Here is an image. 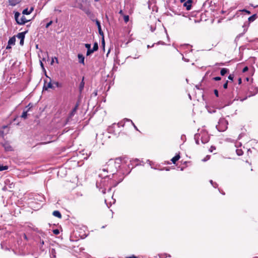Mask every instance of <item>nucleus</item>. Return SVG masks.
<instances>
[{
	"label": "nucleus",
	"mask_w": 258,
	"mask_h": 258,
	"mask_svg": "<svg viewBox=\"0 0 258 258\" xmlns=\"http://www.w3.org/2000/svg\"><path fill=\"white\" fill-rule=\"evenodd\" d=\"M85 47L87 49L86 55L87 56H89L92 53H93V49H91V44L89 43H86L85 44Z\"/></svg>",
	"instance_id": "9d476101"
},
{
	"label": "nucleus",
	"mask_w": 258,
	"mask_h": 258,
	"mask_svg": "<svg viewBox=\"0 0 258 258\" xmlns=\"http://www.w3.org/2000/svg\"><path fill=\"white\" fill-rule=\"evenodd\" d=\"M102 192L103 194H105L106 193V189H103L102 190Z\"/></svg>",
	"instance_id": "e2e57ef3"
},
{
	"label": "nucleus",
	"mask_w": 258,
	"mask_h": 258,
	"mask_svg": "<svg viewBox=\"0 0 258 258\" xmlns=\"http://www.w3.org/2000/svg\"><path fill=\"white\" fill-rule=\"evenodd\" d=\"M195 140L196 143L197 145H199L200 144L199 140H198L197 139H195Z\"/></svg>",
	"instance_id": "13d9d810"
},
{
	"label": "nucleus",
	"mask_w": 258,
	"mask_h": 258,
	"mask_svg": "<svg viewBox=\"0 0 258 258\" xmlns=\"http://www.w3.org/2000/svg\"><path fill=\"white\" fill-rule=\"evenodd\" d=\"M115 126H116V123H113L112 124V125L109 126L107 129L108 132L109 134H114V135H116L117 134L116 133L115 131Z\"/></svg>",
	"instance_id": "1a4fd4ad"
},
{
	"label": "nucleus",
	"mask_w": 258,
	"mask_h": 258,
	"mask_svg": "<svg viewBox=\"0 0 258 258\" xmlns=\"http://www.w3.org/2000/svg\"><path fill=\"white\" fill-rule=\"evenodd\" d=\"M228 78L230 80L233 81V78H234V75H233V74L229 75L228 77Z\"/></svg>",
	"instance_id": "4c0bfd02"
},
{
	"label": "nucleus",
	"mask_w": 258,
	"mask_h": 258,
	"mask_svg": "<svg viewBox=\"0 0 258 258\" xmlns=\"http://www.w3.org/2000/svg\"><path fill=\"white\" fill-rule=\"evenodd\" d=\"M45 75L47 77H48L50 81L49 83H46V81H44V86L43 87V90H48V89H49V88L54 90L55 89V86H53V82L52 83L51 82V80L50 78L48 77L46 75V74H45Z\"/></svg>",
	"instance_id": "39448f33"
},
{
	"label": "nucleus",
	"mask_w": 258,
	"mask_h": 258,
	"mask_svg": "<svg viewBox=\"0 0 258 258\" xmlns=\"http://www.w3.org/2000/svg\"><path fill=\"white\" fill-rule=\"evenodd\" d=\"M28 32V30H26L24 32H21V33H19L17 35V37L20 39V40L21 39H25V34Z\"/></svg>",
	"instance_id": "2eb2a0df"
},
{
	"label": "nucleus",
	"mask_w": 258,
	"mask_h": 258,
	"mask_svg": "<svg viewBox=\"0 0 258 258\" xmlns=\"http://www.w3.org/2000/svg\"><path fill=\"white\" fill-rule=\"evenodd\" d=\"M227 121L224 118H220L218 124L216 125L217 129L219 132H224L227 128Z\"/></svg>",
	"instance_id": "f03ea898"
},
{
	"label": "nucleus",
	"mask_w": 258,
	"mask_h": 258,
	"mask_svg": "<svg viewBox=\"0 0 258 258\" xmlns=\"http://www.w3.org/2000/svg\"><path fill=\"white\" fill-rule=\"evenodd\" d=\"M225 64L224 63L221 62V63H216L215 64V66H224Z\"/></svg>",
	"instance_id": "603ef678"
},
{
	"label": "nucleus",
	"mask_w": 258,
	"mask_h": 258,
	"mask_svg": "<svg viewBox=\"0 0 258 258\" xmlns=\"http://www.w3.org/2000/svg\"><path fill=\"white\" fill-rule=\"evenodd\" d=\"M209 156H207L206 158H204V159L202 160L204 162H205L206 161H207L209 159Z\"/></svg>",
	"instance_id": "8fccbe9b"
},
{
	"label": "nucleus",
	"mask_w": 258,
	"mask_h": 258,
	"mask_svg": "<svg viewBox=\"0 0 258 258\" xmlns=\"http://www.w3.org/2000/svg\"><path fill=\"white\" fill-rule=\"evenodd\" d=\"M1 246H2V248L3 249H5V250H10V249H11L14 252V248H12L11 247H8L6 244H5V243H2L1 244Z\"/></svg>",
	"instance_id": "aec40b11"
},
{
	"label": "nucleus",
	"mask_w": 258,
	"mask_h": 258,
	"mask_svg": "<svg viewBox=\"0 0 258 258\" xmlns=\"http://www.w3.org/2000/svg\"><path fill=\"white\" fill-rule=\"evenodd\" d=\"M116 126H117L118 127H119L120 126H123L124 124H122V122H118L117 124H116Z\"/></svg>",
	"instance_id": "37998d69"
},
{
	"label": "nucleus",
	"mask_w": 258,
	"mask_h": 258,
	"mask_svg": "<svg viewBox=\"0 0 258 258\" xmlns=\"http://www.w3.org/2000/svg\"><path fill=\"white\" fill-rule=\"evenodd\" d=\"M34 10V8L33 7H31L30 9L29 10V12L30 13H31Z\"/></svg>",
	"instance_id": "052dcab7"
},
{
	"label": "nucleus",
	"mask_w": 258,
	"mask_h": 258,
	"mask_svg": "<svg viewBox=\"0 0 258 258\" xmlns=\"http://www.w3.org/2000/svg\"><path fill=\"white\" fill-rule=\"evenodd\" d=\"M78 57L79 59V62L80 63L84 64L85 57L83 56V55L82 54H78Z\"/></svg>",
	"instance_id": "dca6fc26"
},
{
	"label": "nucleus",
	"mask_w": 258,
	"mask_h": 258,
	"mask_svg": "<svg viewBox=\"0 0 258 258\" xmlns=\"http://www.w3.org/2000/svg\"><path fill=\"white\" fill-rule=\"evenodd\" d=\"M185 1V0H180V3H183Z\"/></svg>",
	"instance_id": "338daca9"
},
{
	"label": "nucleus",
	"mask_w": 258,
	"mask_h": 258,
	"mask_svg": "<svg viewBox=\"0 0 258 258\" xmlns=\"http://www.w3.org/2000/svg\"><path fill=\"white\" fill-rule=\"evenodd\" d=\"M123 178H121L117 183L114 184L113 186H116L119 182H120L122 180Z\"/></svg>",
	"instance_id": "3c124183"
},
{
	"label": "nucleus",
	"mask_w": 258,
	"mask_h": 258,
	"mask_svg": "<svg viewBox=\"0 0 258 258\" xmlns=\"http://www.w3.org/2000/svg\"><path fill=\"white\" fill-rule=\"evenodd\" d=\"M82 10L85 12V13L88 16H90L92 14L91 12L89 9H82Z\"/></svg>",
	"instance_id": "c756f323"
},
{
	"label": "nucleus",
	"mask_w": 258,
	"mask_h": 258,
	"mask_svg": "<svg viewBox=\"0 0 258 258\" xmlns=\"http://www.w3.org/2000/svg\"><path fill=\"white\" fill-rule=\"evenodd\" d=\"M15 42H16L15 36H13L9 39L8 43H9V45H15Z\"/></svg>",
	"instance_id": "a211bd4d"
},
{
	"label": "nucleus",
	"mask_w": 258,
	"mask_h": 258,
	"mask_svg": "<svg viewBox=\"0 0 258 258\" xmlns=\"http://www.w3.org/2000/svg\"><path fill=\"white\" fill-rule=\"evenodd\" d=\"M246 31H247V29L244 28V32H243V33H242L239 34L237 36V37H241V36H243V35L245 33V32Z\"/></svg>",
	"instance_id": "ea45409f"
},
{
	"label": "nucleus",
	"mask_w": 258,
	"mask_h": 258,
	"mask_svg": "<svg viewBox=\"0 0 258 258\" xmlns=\"http://www.w3.org/2000/svg\"><path fill=\"white\" fill-rule=\"evenodd\" d=\"M92 49H93V52L94 51H97L98 49V44L97 42H95L94 43Z\"/></svg>",
	"instance_id": "393cba45"
},
{
	"label": "nucleus",
	"mask_w": 258,
	"mask_h": 258,
	"mask_svg": "<svg viewBox=\"0 0 258 258\" xmlns=\"http://www.w3.org/2000/svg\"><path fill=\"white\" fill-rule=\"evenodd\" d=\"M53 22L52 21H49L48 23H47L45 26L46 28H48L52 24Z\"/></svg>",
	"instance_id": "f704fd0d"
},
{
	"label": "nucleus",
	"mask_w": 258,
	"mask_h": 258,
	"mask_svg": "<svg viewBox=\"0 0 258 258\" xmlns=\"http://www.w3.org/2000/svg\"><path fill=\"white\" fill-rule=\"evenodd\" d=\"M129 16L128 15H124L123 16V20L125 23H127L129 21Z\"/></svg>",
	"instance_id": "7c9ffc66"
},
{
	"label": "nucleus",
	"mask_w": 258,
	"mask_h": 258,
	"mask_svg": "<svg viewBox=\"0 0 258 258\" xmlns=\"http://www.w3.org/2000/svg\"><path fill=\"white\" fill-rule=\"evenodd\" d=\"M23 238L26 240H28L29 239L28 236L25 233L23 234Z\"/></svg>",
	"instance_id": "a18cd8bd"
},
{
	"label": "nucleus",
	"mask_w": 258,
	"mask_h": 258,
	"mask_svg": "<svg viewBox=\"0 0 258 258\" xmlns=\"http://www.w3.org/2000/svg\"><path fill=\"white\" fill-rule=\"evenodd\" d=\"M120 162H121V159L120 158H116L115 161H110L109 164H108V168H107V169H103V170L104 171H106L108 172L109 171L110 172H113V171L111 170V164H113L115 166V168H117L120 167Z\"/></svg>",
	"instance_id": "20e7f679"
},
{
	"label": "nucleus",
	"mask_w": 258,
	"mask_h": 258,
	"mask_svg": "<svg viewBox=\"0 0 258 258\" xmlns=\"http://www.w3.org/2000/svg\"><path fill=\"white\" fill-rule=\"evenodd\" d=\"M8 168H9L8 166H7V165L4 166V165L0 164V171H1L7 170V169H8Z\"/></svg>",
	"instance_id": "bb28decb"
},
{
	"label": "nucleus",
	"mask_w": 258,
	"mask_h": 258,
	"mask_svg": "<svg viewBox=\"0 0 258 258\" xmlns=\"http://www.w3.org/2000/svg\"><path fill=\"white\" fill-rule=\"evenodd\" d=\"M215 149H216L215 147L212 146L211 147V148H210V151L211 152H212L213 151V150H215Z\"/></svg>",
	"instance_id": "09e8293b"
},
{
	"label": "nucleus",
	"mask_w": 258,
	"mask_h": 258,
	"mask_svg": "<svg viewBox=\"0 0 258 258\" xmlns=\"http://www.w3.org/2000/svg\"><path fill=\"white\" fill-rule=\"evenodd\" d=\"M40 66L41 67V68L44 70H45V69H44V65H43V63H42V62L41 61H40Z\"/></svg>",
	"instance_id": "864d4df0"
},
{
	"label": "nucleus",
	"mask_w": 258,
	"mask_h": 258,
	"mask_svg": "<svg viewBox=\"0 0 258 258\" xmlns=\"http://www.w3.org/2000/svg\"><path fill=\"white\" fill-rule=\"evenodd\" d=\"M78 106H79V103H77L75 105V107L73 108V109H72L71 112L70 113V114H69L70 117H72L75 115V114L76 113V112L78 109Z\"/></svg>",
	"instance_id": "4468645a"
},
{
	"label": "nucleus",
	"mask_w": 258,
	"mask_h": 258,
	"mask_svg": "<svg viewBox=\"0 0 258 258\" xmlns=\"http://www.w3.org/2000/svg\"><path fill=\"white\" fill-rule=\"evenodd\" d=\"M236 152L237 155H238V156H241L243 153V151L241 150H240V149H237L236 150Z\"/></svg>",
	"instance_id": "c85d7f7f"
},
{
	"label": "nucleus",
	"mask_w": 258,
	"mask_h": 258,
	"mask_svg": "<svg viewBox=\"0 0 258 258\" xmlns=\"http://www.w3.org/2000/svg\"><path fill=\"white\" fill-rule=\"evenodd\" d=\"M157 44H162V45H164L165 44V43L163 41H159L157 43Z\"/></svg>",
	"instance_id": "6e6d98bb"
},
{
	"label": "nucleus",
	"mask_w": 258,
	"mask_h": 258,
	"mask_svg": "<svg viewBox=\"0 0 258 258\" xmlns=\"http://www.w3.org/2000/svg\"><path fill=\"white\" fill-rule=\"evenodd\" d=\"M32 107V106H31V107ZM30 108V107H29L28 109H27L26 110H24L23 113H22V114L21 115V117L22 118H23L24 119H26L27 117V115H28V111L29 110Z\"/></svg>",
	"instance_id": "4be33fe9"
},
{
	"label": "nucleus",
	"mask_w": 258,
	"mask_h": 258,
	"mask_svg": "<svg viewBox=\"0 0 258 258\" xmlns=\"http://www.w3.org/2000/svg\"><path fill=\"white\" fill-rule=\"evenodd\" d=\"M9 5L12 6H15L20 3L19 0H9Z\"/></svg>",
	"instance_id": "6ab92c4d"
},
{
	"label": "nucleus",
	"mask_w": 258,
	"mask_h": 258,
	"mask_svg": "<svg viewBox=\"0 0 258 258\" xmlns=\"http://www.w3.org/2000/svg\"><path fill=\"white\" fill-rule=\"evenodd\" d=\"M20 16V13L18 12H15L14 17L17 23L19 25H24L26 23L30 21V20H27L25 16H23L19 20V17Z\"/></svg>",
	"instance_id": "7ed1b4c3"
},
{
	"label": "nucleus",
	"mask_w": 258,
	"mask_h": 258,
	"mask_svg": "<svg viewBox=\"0 0 258 258\" xmlns=\"http://www.w3.org/2000/svg\"><path fill=\"white\" fill-rule=\"evenodd\" d=\"M124 119H125L126 121H131L132 122V124H134V122L132 121V120L130 119H127V118H125Z\"/></svg>",
	"instance_id": "bf43d9fd"
},
{
	"label": "nucleus",
	"mask_w": 258,
	"mask_h": 258,
	"mask_svg": "<svg viewBox=\"0 0 258 258\" xmlns=\"http://www.w3.org/2000/svg\"><path fill=\"white\" fill-rule=\"evenodd\" d=\"M53 232L54 234L58 235L59 233V231L58 229H56L53 230Z\"/></svg>",
	"instance_id": "e433bc0d"
},
{
	"label": "nucleus",
	"mask_w": 258,
	"mask_h": 258,
	"mask_svg": "<svg viewBox=\"0 0 258 258\" xmlns=\"http://www.w3.org/2000/svg\"><path fill=\"white\" fill-rule=\"evenodd\" d=\"M55 12H58V13H60L61 12V10L55 8L54 10Z\"/></svg>",
	"instance_id": "c03bdc74"
},
{
	"label": "nucleus",
	"mask_w": 258,
	"mask_h": 258,
	"mask_svg": "<svg viewBox=\"0 0 258 258\" xmlns=\"http://www.w3.org/2000/svg\"><path fill=\"white\" fill-rule=\"evenodd\" d=\"M24 39H21L20 40V44L22 46L24 45Z\"/></svg>",
	"instance_id": "de8ad7c7"
},
{
	"label": "nucleus",
	"mask_w": 258,
	"mask_h": 258,
	"mask_svg": "<svg viewBox=\"0 0 258 258\" xmlns=\"http://www.w3.org/2000/svg\"><path fill=\"white\" fill-rule=\"evenodd\" d=\"M242 11L246 13L247 14H250V12L249 11H248V10H246V9H243Z\"/></svg>",
	"instance_id": "49530a36"
},
{
	"label": "nucleus",
	"mask_w": 258,
	"mask_h": 258,
	"mask_svg": "<svg viewBox=\"0 0 258 258\" xmlns=\"http://www.w3.org/2000/svg\"><path fill=\"white\" fill-rule=\"evenodd\" d=\"M210 182L214 187L216 188L218 186L217 183L214 182L212 180H210Z\"/></svg>",
	"instance_id": "2f4dec72"
},
{
	"label": "nucleus",
	"mask_w": 258,
	"mask_h": 258,
	"mask_svg": "<svg viewBox=\"0 0 258 258\" xmlns=\"http://www.w3.org/2000/svg\"><path fill=\"white\" fill-rule=\"evenodd\" d=\"M248 91L249 93V97L254 96L258 93V88L251 86L249 87Z\"/></svg>",
	"instance_id": "0eeeda50"
},
{
	"label": "nucleus",
	"mask_w": 258,
	"mask_h": 258,
	"mask_svg": "<svg viewBox=\"0 0 258 258\" xmlns=\"http://www.w3.org/2000/svg\"><path fill=\"white\" fill-rule=\"evenodd\" d=\"M126 258H137V257L135 255H132L131 256H127V257H126Z\"/></svg>",
	"instance_id": "680f3d73"
},
{
	"label": "nucleus",
	"mask_w": 258,
	"mask_h": 258,
	"mask_svg": "<svg viewBox=\"0 0 258 258\" xmlns=\"http://www.w3.org/2000/svg\"><path fill=\"white\" fill-rule=\"evenodd\" d=\"M22 14L23 15H29L31 13H30L29 12V10H28V8H26V9H25L24 10H23V12H22Z\"/></svg>",
	"instance_id": "cd10ccee"
},
{
	"label": "nucleus",
	"mask_w": 258,
	"mask_h": 258,
	"mask_svg": "<svg viewBox=\"0 0 258 258\" xmlns=\"http://www.w3.org/2000/svg\"><path fill=\"white\" fill-rule=\"evenodd\" d=\"M3 147L4 148L6 151H11L13 150L12 147L8 142H5L2 144Z\"/></svg>",
	"instance_id": "9b49d317"
},
{
	"label": "nucleus",
	"mask_w": 258,
	"mask_h": 258,
	"mask_svg": "<svg viewBox=\"0 0 258 258\" xmlns=\"http://www.w3.org/2000/svg\"><path fill=\"white\" fill-rule=\"evenodd\" d=\"M238 83L239 85H240V84H241L242 83V79L240 78H239L238 79Z\"/></svg>",
	"instance_id": "5fc2aeb1"
},
{
	"label": "nucleus",
	"mask_w": 258,
	"mask_h": 258,
	"mask_svg": "<svg viewBox=\"0 0 258 258\" xmlns=\"http://www.w3.org/2000/svg\"><path fill=\"white\" fill-rule=\"evenodd\" d=\"M85 86L84 77L82 78V81L80 82L79 86V91L80 94H81L84 90Z\"/></svg>",
	"instance_id": "ddd939ff"
},
{
	"label": "nucleus",
	"mask_w": 258,
	"mask_h": 258,
	"mask_svg": "<svg viewBox=\"0 0 258 258\" xmlns=\"http://www.w3.org/2000/svg\"><path fill=\"white\" fill-rule=\"evenodd\" d=\"M246 80L247 81H249V78H246Z\"/></svg>",
	"instance_id": "774afa93"
},
{
	"label": "nucleus",
	"mask_w": 258,
	"mask_h": 258,
	"mask_svg": "<svg viewBox=\"0 0 258 258\" xmlns=\"http://www.w3.org/2000/svg\"><path fill=\"white\" fill-rule=\"evenodd\" d=\"M53 85L57 88H61L62 87V84L58 82H53Z\"/></svg>",
	"instance_id": "a878e982"
},
{
	"label": "nucleus",
	"mask_w": 258,
	"mask_h": 258,
	"mask_svg": "<svg viewBox=\"0 0 258 258\" xmlns=\"http://www.w3.org/2000/svg\"><path fill=\"white\" fill-rule=\"evenodd\" d=\"M256 18V15L253 14L248 18V21L249 22H253L255 20Z\"/></svg>",
	"instance_id": "b1692460"
},
{
	"label": "nucleus",
	"mask_w": 258,
	"mask_h": 258,
	"mask_svg": "<svg viewBox=\"0 0 258 258\" xmlns=\"http://www.w3.org/2000/svg\"><path fill=\"white\" fill-rule=\"evenodd\" d=\"M248 67L247 66H245V67H244V68L242 70V73H245L247 71H248Z\"/></svg>",
	"instance_id": "a19ab883"
},
{
	"label": "nucleus",
	"mask_w": 258,
	"mask_h": 258,
	"mask_svg": "<svg viewBox=\"0 0 258 258\" xmlns=\"http://www.w3.org/2000/svg\"><path fill=\"white\" fill-rule=\"evenodd\" d=\"M133 125H134V128H135L136 130H137V131H138V128H137V126L135 125V124L134 123V124H133Z\"/></svg>",
	"instance_id": "69168bd1"
},
{
	"label": "nucleus",
	"mask_w": 258,
	"mask_h": 258,
	"mask_svg": "<svg viewBox=\"0 0 258 258\" xmlns=\"http://www.w3.org/2000/svg\"><path fill=\"white\" fill-rule=\"evenodd\" d=\"M52 215L55 216V217H56L59 219H61V217H62V216H61V214L60 213V212L59 211H57V210H56V211H54L52 213Z\"/></svg>",
	"instance_id": "f3484780"
},
{
	"label": "nucleus",
	"mask_w": 258,
	"mask_h": 258,
	"mask_svg": "<svg viewBox=\"0 0 258 258\" xmlns=\"http://www.w3.org/2000/svg\"><path fill=\"white\" fill-rule=\"evenodd\" d=\"M201 133L196 134L195 135L194 139H197L198 140H200V139H201Z\"/></svg>",
	"instance_id": "473e14b6"
},
{
	"label": "nucleus",
	"mask_w": 258,
	"mask_h": 258,
	"mask_svg": "<svg viewBox=\"0 0 258 258\" xmlns=\"http://www.w3.org/2000/svg\"><path fill=\"white\" fill-rule=\"evenodd\" d=\"M213 80L216 81H218L221 80V78L220 77H215L213 78Z\"/></svg>",
	"instance_id": "c9c22d12"
},
{
	"label": "nucleus",
	"mask_w": 258,
	"mask_h": 258,
	"mask_svg": "<svg viewBox=\"0 0 258 258\" xmlns=\"http://www.w3.org/2000/svg\"><path fill=\"white\" fill-rule=\"evenodd\" d=\"M46 235L44 233L40 232L38 235V238L36 239L37 245L42 251H44L46 248V245L45 244V242L46 241Z\"/></svg>",
	"instance_id": "f257e3e1"
},
{
	"label": "nucleus",
	"mask_w": 258,
	"mask_h": 258,
	"mask_svg": "<svg viewBox=\"0 0 258 258\" xmlns=\"http://www.w3.org/2000/svg\"><path fill=\"white\" fill-rule=\"evenodd\" d=\"M228 81H226V82L223 84V88L224 89H227L228 88Z\"/></svg>",
	"instance_id": "58836bf2"
},
{
	"label": "nucleus",
	"mask_w": 258,
	"mask_h": 258,
	"mask_svg": "<svg viewBox=\"0 0 258 258\" xmlns=\"http://www.w3.org/2000/svg\"><path fill=\"white\" fill-rule=\"evenodd\" d=\"M229 70L227 68H222L221 70L220 74L221 76H223L226 74L229 73Z\"/></svg>",
	"instance_id": "5701e85b"
},
{
	"label": "nucleus",
	"mask_w": 258,
	"mask_h": 258,
	"mask_svg": "<svg viewBox=\"0 0 258 258\" xmlns=\"http://www.w3.org/2000/svg\"><path fill=\"white\" fill-rule=\"evenodd\" d=\"M11 45H9V43H8V45L6 47V49H9L11 48Z\"/></svg>",
	"instance_id": "4d7b16f0"
},
{
	"label": "nucleus",
	"mask_w": 258,
	"mask_h": 258,
	"mask_svg": "<svg viewBox=\"0 0 258 258\" xmlns=\"http://www.w3.org/2000/svg\"><path fill=\"white\" fill-rule=\"evenodd\" d=\"M95 23L97 26V28H98V32H99V34L102 36V37H103V35H104V33H103V31L102 30V29H101V24H100V22L99 21V20H95Z\"/></svg>",
	"instance_id": "f8f14e48"
},
{
	"label": "nucleus",
	"mask_w": 258,
	"mask_h": 258,
	"mask_svg": "<svg viewBox=\"0 0 258 258\" xmlns=\"http://www.w3.org/2000/svg\"><path fill=\"white\" fill-rule=\"evenodd\" d=\"M119 14H120V15H123V12L122 10H120V11L119 12Z\"/></svg>",
	"instance_id": "0e129e2a"
},
{
	"label": "nucleus",
	"mask_w": 258,
	"mask_h": 258,
	"mask_svg": "<svg viewBox=\"0 0 258 258\" xmlns=\"http://www.w3.org/2000/svg\"><path fill=\"white\" fill-rule=\"evenodd\" d=\"M193 3V0H187L183 4V6L186 8V10L189 11L191 9V5Z\"/></svg>",
	"instance_id": "6e6552de"
},
{
	"label": "nucleus",
	"mask_w": 258,
	"mask_h": 258,
	"mask_svg": "<svg viewBox=\"0 0 258 258\" xmlns=\"http://www.w3.org/2000/svg\"><path fill=\"white\" fill-rule=\"evenodd\" d=\"M105 40H104V36H103V37H102V39H101V45L102 46V47H103V48L104 49V47H105Z\"/></svg>",
	"instance_id": "72a5a7b5"
},
{
	"label": "nucleus",
	"mask_w": 258,
	"mask_h": 258,
	"mask_svg": "<svg viewBox=\"0 0 258 258\" xmlns=\"http://www.w3.org/2000/svg\"><path fill=\"white\" fill-rule=\"evenodd\" d=\"M180 157L179 154H177L174 157H173L171 160L173 164H175L176 161L179 159Z\"/></svg>",
	"instance_id": "412c9836"
},
{
	"label": "nucleus",
	"mask_w": 258,
	"mask_h": 258,
	"mask_svg": "<svg viewBox=\"0 0 258 258\" xmlns=\"http://www.w3.org/2000/svg\"><path fill=\"white\" fill-rule=\"evenodd\" d=\"M201 140L203 144H206L208 143L210 139V137L208 133L205 132H203L201 133Z\"/></svg>",
	"instance_id": "423d86ee"
},
{
	"label": "nucleus",
	"mask_w": 258,
	"mask_h": 258,
	"mask_svg": "<svg viewBox=\"0 0 258 258\" xmlns=\"http://www.w3.org/2000/svg\"><path fill=\"white\" fill-rule=\"evenodd\" d=\"M214 94L215 95V96L218 97L219 96L218 91L217 89H215L214 90Z\"/></svg>",
	"instance_id": "79ce46f5"
}]
</instances>
